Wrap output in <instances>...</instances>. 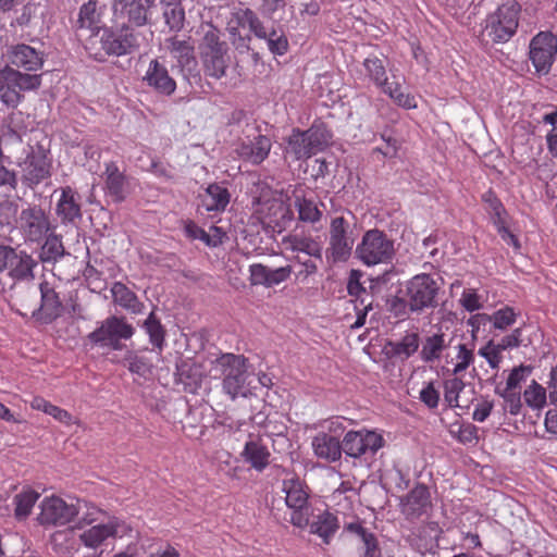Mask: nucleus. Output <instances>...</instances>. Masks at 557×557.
<instances>
[{"label": "nucleus", "instance_id": "obj_1", "mask_svg": "<svg viewBox=\"0 0 557 557\" xmlns=\"http://www.w3.org/2000/svg\"><path fill=\"white\" fill-rule=\"evenodd\" d=\"M143 36L139 32L123 25L117 29L98 28L88 42L89 53L98 61L106 57L131 54L139 49Z\"/></svg>", "mask_w": 557, "mask_h": 557}, {"label": "nucleus", "instance_id": "obj_2", "mask_svg": "<svg viewBox=\"0 0 557 557\" xmlns=\"http://www.w3.org/2000/svg\"><path fill=\"white\" fill-rule=\"evenodd\" d=\"M259 196H253L252 213L249 224L256 230L250 234L258 233V226L270 228L272 232L282 233L294 220L292 209L282 200L271 197V189L262 184L258 185Z\"/></svg>", "mask_w": 557, "mask_h": 557}, {"label": "nucleus", "instance_id": "obj_3", "mask_svg": "<svg viewBox=\"0 0 557 557\" xmlns=\"http://www.w3.org/2000/svg\"><path fill=\"white\" fill-rule=\"evenodd\" d=\"M200 35L198 53L207 76L221 78L231 63L227 44L221 39V32L210 23H203L197 32Z\"/></svg>", "mask_w": 557, "mask_h": 557}, {"label": "nucleus", "instance_id": "obj_4", "mask_svg": "<svg viewBox=\"0 0 557 557\" xmlns=\"http://www.w3.org/2000/svg\"><path fill=\"white\" fill-rule=\"evenodd\" d=\"M520 11L517 0H504L487 15L480 35L481 41L486 45L507 42L517 32Z\"/></svg>", "mask_w": 557, "mask_h": 557}, {"label": "nucleus", "instance_id": "obj_5", "mask_svg": "<svg viewBox=\"0 0 557 557\" xmlns=\"http://www.w3.org/2000/svg\"><path fill=\"white\" fill-rule=\"evenodd\" d=\"M42 74L18 71L11 65L0 69V100L10 108H16L24 99V92L40 88Z\"/></svg>", "mask_w": 557, "mask_h": 557}, {"label": "nucleus", "instance_id": "obj_6", "mask_svg": "<svg viewBox=\"0 0 557 557\" xmlns=\"http://www.w3.org/2000/svg\"><path fill=\"white\" fill-rule=\"evenodd\" d=\"M388 60L385 55H370L366 58L363 65L368 73V76L383 89L395 102L404 108L411 109L416 108L417 103L414 98L409 94H405L400 82L396 75L393 74V81H388L386 75V65Z\"/></svg>", "mask_w": 557, "mask_h": 557}, {"label": "nucleus", "instance_id": "obj_7", "mask_svg": "<svg viewBox=\"0 0 557 557\" xmlns=\"http://www.w3.org/2000/svg\"><path fill=\"white\" fill-rule=\"evenodd\" d=\"M15 226L26 244H40L53 230L49 214L39 205L23 208Z\"/></svg>", "mask_w": 557, "mask_h": 557}, {"label": "nucleus", "instance_id": "obj_8", "mask_svg": "<svg viewBox=\"0 0 557 557\" xmlns=\"http://www.w3.org/2000/svg\"><path fill=\"white\" fill-rule=\"evenodd\" d=\"M406 301L410 313L421 314L429 309L437 307V293L440 286L429 274L413 276L406 284Z\"/></svg>", "mask_w": 557, "mask_h": 557}, {"label": "nucleus", "instance_id": "obj_9", "mask_svg": "<svg viewBox=\"0 0 557 557\" xmlns=\"http://www.w3.org/2000/svg\"><path fill=\"white\" fill-rule=\"evenodd\" d=\"M395 253L394 243L376 228L366 232L356 248L357 257L367 265L389 262Z\"/></svg>", "mask_w": 557, "mask_h": 557}, {"label": "nucleus", "instance_id": "obj_10", "mask_svg": "<svg viewBox=\"0 0 557 557\" xmlns=\"http://www.w3.org/2000/svg\"><path fill=\"white\" fill-rule=\"evenodd\" d=\"M286 506L292 509L290 523L305 528L309 523L310 507L308 505V487L298 476L292 474L283 480Z\"/></svg>", "mask_w": 557, "mask_h": 557}, {"label": "nucleus", "instance_id": "obj_11", "mask_svg": "<svg viewBox=\"0 0 557 557\" xmlns=\"http://www.w3.org/2000/svg\"><path fill=\"white\" fill-rule=\"evenodd\" d=\"M133 334L134 327L124 318L111 315L88 335V339L94 345L120 350L121 339H129Z\"/></svg>", "mask_w": 557, "mask_h": 557}, {"label": "nucleus", "instance_id": "obj_12", "mask_svg": "<svg viewBox=\"0 0 557 557\" xmlns=\"http://www.w3.org/2000/svg\"><path fill=\"white\" fill-rule=\"evenodd\" d=\"M36 267L37 261L25 250L0 245V272L7 271L16 281H30Z\"/></svg>", "mask_w": 557, "mask_h": 557}, {"label": "nucleus", "instance_id": "obj_13", "mask_svg": "<svg viewBox=\"0 0 557 557\" xmlns=\"http://www.w3.org/2000/svg\"><path fill=\"white\" fill-rule=\"evenodd\" d=\"M214 372L224 375L223 388L231 396H244V358L226 354L214 361Z\"/></svg>", "mask_w": 557, "mask_h": 557}, {"label": "nucleus", "instance_id": "obj_14", "mask_svg": "<svg viewBox=\"0 0 557 557\" xmlns=\"http://www.w3.org/2000/svg\"><path fill=\"white\" fill-rule=\"evenodd\" d=\"M557 54V37L549 32H541L530 42V60L539 74H547Z\"/></svg>", "mask_w": 557, "mask_h": 557}, {"label": "nucleus", "instance_id": "obj_15", "mask_svg": "<svg viewBox=\"0 0 557 557\" xmlns=\"http://www.w3.org/2000/svg\"><path fill=\"white\" fill-rule=\"evenodd\" d=\"M354 238L349 234V223L343 218H334L330 225V246L327 257L333 262L346 261L354 247Z\"/></svg>", "mask_w": 557, "mask_h": 557}, {"label": "nucleus", "instance_id": "obj_16", "mask_svg": "<svg viewBox=\"0 0 557 557\" xmlns=\"http://www.w3.org/2000/svg\"><path fill=\"white\" fill-rule=\"evenodd\" d=\"M383 446V437L373 431H349L343 438L342 451L352 458L374 455Z\"/></svg>", "mask_w": 557, "mask_h": 557}, {"label": "nucleus", "instance_id": "obj_17", "mask_svg": "<svg viewBox=\"0 0 557 557\" xmlns=\"http://www.w3.org/2000/svg\"><path fill=\"white\" fill-rule=\"evenodd\" d=\"M9 63L18 71L38 74L37 72L44 67L45 53L26 44L12 45L7 50Z\"/></svg>", "mask_w": 557, "mask_h": 557}, {"label": "nucleus", "instance_id": "obj_18", "mask_svg": "<svg viewBox=\"0 0 557 557\" xmlns=\"http://www.w3.org/2000/svg\"><path fill=\"white\" fill-rule=\"evenodd\" d=\"M40 508L41 524L65 525L78 515L81 504H67L60 497H50L42 500Z\"/></svg>", "mask_w": 557, "mask_h": 557}, {"label": "nucleus", "instance_id": "obj_19", "mask_svg": "<svg viewBox=\"0 0 557 557\" xmlns=\"http://www.w3.org/2000/svg\"><path fill=\"white\" fill-rule=\"evenodd\" d=\"M246 22L249 24L250 30L255 36L263 40L269 51L280 55L286 52L288 47L287 39L282 35H277L272 28L265 27L263 23L253 15L252 11L248 9H246Z\"/></svg>", "mask_w": 557, "mask_h": 557}, {"label": "nucleus", "instance_id": "obj_20", "mask_svg": "<svg viewBox=\"0 0 557 557\" xmlns=\"http://www.w3.org/2000/svg\"><path fill=\"white\" fill-rule=\"evenodd\" d=\"M60 191L55 206V214L62 224H76L82 219L79 195L70 186L55 189L53 195Z\"/></svg>", "mask_w": 557, "mask_h": 557}, {"label": "nucleus", "instance_id": "obj_21", "mask_svg": "<svg viewBox=\"0 0 557 557\" xmlns=\"http://www.w3.org/2000/svg\"><path fill=\"white\" fill-rule=\"evenodd\" d=\"M102 178L106 195L111 197L115 202L124 201L129 191V181L124 172L120 171L114 162H109L106 164Z\"/></svg>", "mask_w": 557, "mask_h": 557}, {"label": "nucleus", "instance_id": "obj_22", "mask_svg": "<svg viewBox=\"0 0 557 557\" xmlns=\"http://www.w3.org/2000/svg\"><path fill=\"white\" fill-rule=\"evenodd\" d=\"M143 79L156 92L163 96H171L176 89V82L170 76L166 66L157 59L150 61Z\"/></svg>", "mask_w": 557, "mask_h": 557}, {"label": "nucleus", "instance_id": "obj_23", "mask_svg": "<svg viewBox=\"0 0 557 557\" xmlns=\"http://www.w3.org/2000/svg\"><path fill=\"white\" fill-rule=\"evenodd\" d=\"M41 295V305L39 308L34 307L32 314L37 317L44 323H50L55 320L62 312V302L55 290L50 287L48 282L39 285Z\"/></svg>", "mask_w": 557, "mask_h": 557}, {"label": "nucleus", "instance_id": "obj_24", "mask_svg": "<svg viewBox=\"0 0 557 557\" xmlns=\"http://www.w3.org/2000/svg\"><path fill=\"white\" fill-rule=\"evenodd\" d=\"M51 162L44 151L33 152L24 162L23 180L28 186L38 185L50 176Z\"/></svg>", "mask_w": 557, "mask_h": 557}, {"label": "nucleus", "instance_id": "obj_25", "mask_svg": "<svg viewBox=\"0 0 557 557\" xmlns=\"http://www.w3.org/2000/svg\"><path fill=\"white\" fill-rule=\"evenodd\" d=\"M125 525L117 521L107 524H97L84 531L79 535L81 542L89 548H97L109 537H121L125 532Z\"/></svg>", "mask_w": 557, "mask_h": 557}, {"label": "nucleus", "instance_id": "obj_26", "mask_svg": "<svg viewBox=\"0 0 557 557\" xmlns=\"http://www.w3.org/2000/svg\"><path fill=\"white\" fill-rule=\"evenodd\" d=\"M430 506V493L424 485L419 484L401 500V512L412 520L426 513Z\"/></svg>", "mask_w": 557, "mask_h": 557}, {"label": "nucleus", "instance_id": "obj_27", "mask_svg": "<svg viewBox=\"0 0 557 557\" xmlns=\"http://www.w3.org/2000/svg\"><path fill=\"white\" fill-rule=\"evenodd\" d=\"M199 197L200 205L198 206V212L200 214L211 211H223L230 201L227 189L218 184L209 185Z\"/></svg>", "mask_w": 557, "mask_h": 557}, {"label": "nucleus", "instance_id": "obj_28", "mask_svg": "<svg viewBox=\"0 0 557 557\" xmlns=\"http://www.w3.org/2000/svg\"><path fill=\"white\" fill-rule=\"evenodd\" d=\"M289 275L290 269L288 267H282L272 270L262 264L250 265L251 285H263L265 287H272L286 281Z\"/></svg>", "mask_w": 557, "mask_h": 557}, {"label": "nucleus", "instance_id": "obj_29", "mask_svg": "<svg viewBox=\"0 0 557 557\" xmlns=\"http://www.w3.org/2000/svg\"><path fill=\"white\" fill-rule=\"evenodd\" d=\"M312 448L318 458L334 462L342 457V443L337 437L325 433H318L312 440Z\"/></svg>", "mask_w": 557, "mask_h": 557}, {"label": "nucleus", "instance_id": "obj_30", "mask_svg": "<svg viewBox=\"0 0 557 557\" xmlns=\"http://www.w3.org/2000/svg\"><path fill=\"white\" fill-rule=\"evenodd\" d=\"M164 44L171 57L177 61L182 69L196 65L195 47L190 38L180 39L177 36H173L165 39Z\"/></svg>", "mask_w": 557, "mask_h": 557}, {"label": "nucleus", "instance_id": "obj_31", "mask_svg": "<svg viewBox=\"0 0 557 557\" xmlns=\"http://www.w3.org/2000/svg\"><path fill=\"white\" fill-rule=\"evenodd\" d=\"M419 344L418 333L412 332L407 333L400 341L388 342L385 349L387 356L406 360L418 350Z\"/></svg>", "mask_w": 557, "mask_h": 557}, {"label": "nucleus", "instance_id": "obj_32", "mask_svg": "<svg viewBox=\"0 0 557 557\" xmlns=\"http://www.w3.org/2000/svg\"><path fill=\"white\" fill-rule=\"evenodd\" d=\"M113 301L127 311L138 314L143 311L144 305L138 300L134 292L125 284L116 282L111 288Z\"/></svg>", "mask_w": 557, "mask_h": 557}, {"label": "nucleus", "instance_id": "obj_33", "mask_svg": "<svg viewBox=\"0 0 557 557\" xmlns=\"http://www.w3.org/2000/svg\"><path fill=\"white\" fill-rule=\"evenodd\" d=\"M248 435L250 441L246 443V459L250 461L252 468L262 471L269 465L271 454L267 446L253 441L255 437L261 440L262 435L260 433L255 435L252 432H249Z\"/></svg>", "mask_w": 557, "mask_h": 557}, {"label": "nucleus", "instance_id": "obj_34", "mask_svg": "<svg viewBox=\"0 0 557 557\" xmlns=\"http://www.w3.org/2000/svg\"><path fill=\"white\" fill-rule=\"evenodd\" d=\"M123 10L129 23L136 26L148 23V13L154 0H123Z\"/></svg>", "mask_w": 557, "mask_h": 557}, {"label": "nucleus", "instance_id": "obj_35", "mask_svg": "<svg viewBox=\"0 0 557 557\" xmlns=\"http://www.w3.org/2000/svg\"><path fill=\"white\" fill-rule=\"evenodd\" d=\"M162 15L165 24L172 32H180L185 24V8L181 1L162 3Z\"/></svg>", "mask_w": 557, "mask_h": 557}, {"label": "nucleus", "instance_id": "obj_36", "mask_svg": "<svg viewBox=\"0 0 557 557\" xmlns=\"http://www.w3.org/2000/svg\"><path fill=\"white\" fill-rule=\"evenodd\" d=\"M65 255L61 236L50 232L45 237V243L41 246L39 259L44 263H54Z\"/></svg>", "mask_w": 557, "mask_h": 557}, {"label": "nucleus", "instance_id": "obj_37", "mask_svg": "<svg viewBox=\"0 0 557 557\" xmlns=\"http://www.w3.org/2000/svg\"><path fill=\"white\" fill-rule=\"evenodd\" d=\"M337 518L330 512L319 515L317 519L310 524L311 533L318 534L320 537H322L325 544L330 543V539L337 531Z\"/></svg>", "mask_w": 557, "mask_h": 557}, {"label": "nucleus", "instance_id": "obj_38", "mask_svg": "<svg viewBox=\"0 0 557 557\" xmlns=\"http://www.w3.org/2000/svg\"><path fill=\"white\" fill-rule=\"evenodd\" d=\"M101 22V12L98 9L96 0H89L84 3L78 13L77 26L78 28L96 29L98 30Z\"/></svg>", "mask_w": 557, "mask_h": 557}, {"label": "nucleus", "instance_id": "obj_39", "mask_svg": "<svg viewBox=\"0 0 557 557\" xmlns=\"http://www.w3.org/2000/svg\"><path fill=\"white\" fill-rule=\"evenodd\" d=\"M345 530L356 536V540L363 544V557H375L376 554V539L373 533L364 529L360 523H349Z\"/></svg>", "mask_w": 557, "mask_h": 557}, {"label": "nucleus", "instance_id": "obj_40", "mask_svg": "<svg viewBox=\"0 0 557 557\" xmlns=\"http://www.w3.org/2000/svg\"><path fill=\"white\" fill-rule=\"evenodd\" d=\"M447 347L444 334H434L428 336L422 344L421 358L425 362H432L440 359L442 351Z\"/></svg>", "mask_w": 557, "mask_h": 557}, {"label": "nucleus", "instance_id": "obj_41", "mask_svg": "<svg viewBox=\"0 0 557 557\" xmlns=\"http://www.w3.org/2000/svg\"><path fill=\"white\" fill-rule=\"evenodd\" d=\"M287 143L288 151L292 152L297 160L308 159L314 154L311 147L307 145V135L305 131L293 129Z\"/></svg>", "mask_w": 557, "mask_h": 557}, {"label": "nucleus", "instance_id": "obj_42", "mask_svg": "<svg viewBox=\"0 0 557 557\" xmlns=\"http://www.w3.org/2000/svg\"><path fill=\"white\" fill-rule=\"evenodd\" d=\"M271 146V140L267 136H256L249 146V151H246V161L260 164L268 157Z\"/></svg>", "mask_w": 557, "mask_h": 557}, {"label": "nucleus", "instance_id": "obj_43", "mask_svg": "<svg viewBox=\"0 0 557 557\" xmlns=\"http://www.w3.org/2000/svg\"><path fill=\"white\" fill-rule=\"evenodd\" d=\"M305 132L307 135V145L311 147L314 154L323 150L331 139L329 131L322 124L312 125Z\"/></svg>", "mask_w": 557, "mask_h": 557}, {"label": "nucleus", "instance_id": "obj_44", "mask_svg": "<svg viewBox=\"0 0 557 557\" xmlns=\"http://www.w3.org/2000/svg\"><path fill=\"white\" fill-rule=\"evenodd\" d=\"M295 205L298 210L299 220L302 222L315 223L322 216V211L313 200L297 197Z\"/></svg>", "mask_w": 557, "mask_h": 557}, {"label": "nucleus", "instance_id": "obj_45", "mask_svg": "<svg viewBox=\"0 0 557 557\" xmlns=\"http://www.w3.org/2000/svg\"><path fill=\"white\" fill-rule=\"evenodd\" d=\"M290 246L294 251H301L314 258H322V246L319 242L311 237L293 236Z\"/></svg>", "mask_w": 557, "mask_h": 557}, {"label": "nucleus", "instance_id": "obj_46", "mask_svg": "<svg viewBox=\"0 0 557 557\" xmlns=\"http://www.w3.org/2000/svg\"><path fill=\"white\" fill-rule=\"evenodd\" d=\"M144 327L149 335L150 343L161 349L164 343L165 331L153 311L150 312L144 322Z\"/></svg>", "mask_w": 557, "mask_h": 557}, {"label": "nucleus", "instance_id": "obj_47", "mask_svg": "<svg viewBox=\"0 0 557 557\" xmlns=\"http://www.w3.org/2000/svg\"><path fill=\"white\" fill-rule=\"evenodd\" d=\"M465 388V383L459 377H453L444 382V397L450 407H468L459 401V395Z\"/></svg>", "mask_w": 557, "mask_h": 557}, {"label": "nucleus", "instance_id": "obj_48", "mask_svg": "<svg viewBox=\"0 0 557 557\" xmlns=\"http://www.w3.org/2000/svg\"><path fill=\"white\" fill-rule=\"evenodd\" d=\"M39 494L34 491H26L15 495V516L18 519L26 518L30 511L36 500L38 499Z\"/></svg>", "mask_w": 557, "mask_h": 557}, {"label": "nucleus", "instance_id": "obj_49", "mask_svg": "<svg viewBox=\"0 0 557 557\" xmlns=\"http://www.w3.org/2000/svg\"><path fill=\"white\" fill-rule=\"evenodd\" d=\"M124 361L126 362V366L132 373L146 376L151 372L152 364L144 356H139L135 352H128L125 356Z\"/></svg>", "mask_w": 557, "mask_h": 557}, {"label": "nucleus", "instance_id": "obj_50", "mask_svg": "<svg viewBox=\"0 0 557 557\" xmlns=\"http://www.w3.org/2000/svg\"><path fill=\"white\" fill-rule=\"evenodd\" d=\"M483 200L487 205V211L495 225L505 221L506 211L498 200V198L492 191H487L483 195Z\"/></svg>", "mask_w": 557, "mask_h": 557}, {"label": "nucleus", "instance_id": "obj_51", "mask_svg": "<svg viewBox=\"0 0 557 557\" xmlns=\"http://www.w3.org/2000/svg\"><path fill=\"white\" fill-rule=\"evenodd\" d=\"M525 403L533 408H541L546 403V391L536 382H533L523 393Z\"/></svg>", "mask_w": 557, "mask_h": 557}, {"label": "nucleus", "instance_id": "obj_52", "mask_svg": "<svg viewBox=\"0 0 557 557\" xmlns=\"http://www.w3.org/2000/svg\"><path fill=\"white\" fill-rule=\"evenodd\" d=\"M499 395L504 398L503 407L505 411H508L513 416L520 412L522 406L520 393L510 389H505L503 393H499Z\"/></svg>", "mask_w": 557, "mask_h": 557}, {"label": "nucleus", "instance_id": "obj_53", "mask_svg": "<svg viewBox=\"0 0 557 557\" xmlns=\"http://www.w3.org/2000/svg\"><path fill=\"white\" fill-rule=\"evenodd\" d=\"M490 321H493L494 326L499 330H505L507 326L515 322V313L511 308H504L488 317Z\"/></svg>", "mask_w": 557, "mask_h": 557}, {"label": "nucleus", "instance_id": "obj_54", "mask_svg": "<svg viewBox=\"0 0 557 557\" xmlns=\"http://www.w3.org/2000/svg\"><path fill=\"white\" fill-rule=\"evenodd\" d=\"M457 359L458 362L453 370L455 375L463 372L470 366V363L473 361V351L468 349L465 344H460L458 346Z\"/></svg>", "mask_w": 557, "mask_h": 557}, {"label": "nucleus", "instance_id": "obj_55", "mask_svg": "<svg viewBox=\"0 0 557 557\" xmlns=\"http://www.w3.org/2000/svg\"><path fill=\"white\" fill-rule=\"evenodd\" d=\"M185 231L189 237L194 239H201L208 246L215 247L219 245V238H210V234L197 226L195 223L187 224Z\"/></svg>", "mask_w": 557, "mask_h": 557}, {"label": "nucleus", "instance_id": "obj_56", "mask_svg": "<svg viewBox=\"0 0 557 557\" xmlns=\"http://www.w3.org/2000/svg\"><path fill=\"white\" fill-rule=\"evenodd\" d=\"M479 354L487 360L492 368L495 369L498 367L500 362V350H498L493 342H488L486 346L482 347Z\"/></svg>", "mask_w": 557, "mask_h": 557}, {"label": "nucleus", "instance_id": "obj_57", "mask_svg": "<svg viewBox=\"0 0 557 557\" xmlns=\"http://www.w3.org/2000/svg\"><path fill=\"white\" fill-rule=\"evenodd\" d=\"M420 399L429 408H435L438 405L440 393L435 389L433 383H429L420 393Z\"/></svg>", "mask_w": 557, "mask_h": 557}, {"label": "nucleus", "instance_id": "obj_58", "mask_svg": "<svg viewBox=\"0 0 557 557\" xmlns=\"http://www.w3.org/2000/svg\"><path fill=\"white\" fill-rule=\"evenodd\" d=\"M22 117L21 112H13L9 115V123L7 125L8 131L3 133V136H9L10 139L15 141L22 140L23 129L22 127L13 126V123Z\"/></svg>", "mask_w": 557, "mask_h": 557}, {"label": "nucleus", "instance_id": "obj_59", "mask_svg": "<svg viewBox=\"0 0 557 557\" xmlns=\"http://www.w3.org/2000/svg\"><path fill=\"white\" fill-rule=\"evenodd\" d=\"M347 289H348V294L350 296L357 297V300L361 299V298L367 299L368 297H370V295L367 294L366 288L359 282V278L357 277L356 272L351 273L348 285H347Z\"/></svg>", "mask_w": 557, "mask_h": 557}, {"label": "nucleus", "instance_id": "obj_60", "mask_svg": "<svg viewBox=\"0 0 557 557\" xmlns=\"http://www.w3.org/2000/svg\"><path fill=\"white\" fill-rule=\"evenodd\" d=\"M527 372H530L529 367L520 366L515 368L507 379L506 389L513 391L524 379Z\"/></svg>", "mask_w": 557, "mask_h": 557}, {"label": "nucleus", "instance_id": "obj_61", "mask_svg": "<svg viewBox=\"0 0 557 557\" xmlns=\"http://www.w3.org/2000/svg\"><path fill=\"white\" fill-rule=\"evenodd\" d=\"M45 413L52 416L59 422L67 424V425L73 422V417L71 413H69L66 410H64L58 406H54L52 404H50V406L48 407V409L46 410Z\"/></svg>", "mask_w": 557, "mask_h": 557}, {"label": "nucleus", "instance_id": "obj_62", "mask_svg": "<svg viewBox=\"0 0 557 557\" xmlns=\"http://www.w3.org/2000/svg\"><path fill=\"white\" fill-rule=\"evenodd\" d=\"M521 330L516 329L511 334L502 338V341L495 346L498 350L503 351L507 348L517 347L520 345Z\"/></svg>", "mask_w": 557, "mask_h": 557}, {"label": "nucleus", "instance_id": "obj_63", "mask_svg": "<svg viewBox=\"0 0 557 557\" xmlns=\"http://www.w3.org/2000/svg\"><path fill=\"white\" fill-rule=\"evenodd\" d=\"M401 296H396L392 302L391 308L396 314H407L410 313L409 305L406 301V290L400 292Z\"/></svg>", "mask_w": 557, "mask_h": 557}, {"label": "nucleus", "instance_id": "obj_64", "mask_svg": "<svg viewBox=\"0 0 557 557\" xmlns=\"http://www.w3.org/2000/svg\"><path fill=\"white\" fill-rule=\"evenodd\" d=\"M493 409V403L490 400H483L478 404L474 412L473 419L479 422H483L491 413Z\"/></svg>", "mask_w": 557, "mask_h": 557}]
</instances>
